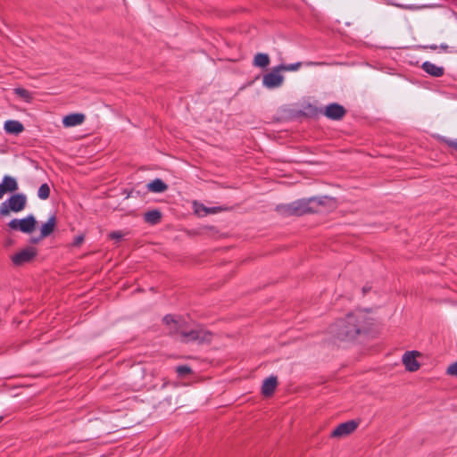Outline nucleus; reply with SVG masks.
<instances>
[{"mask_svg":"<svg viewBox=\"0 0 457 457\" xmlns=\"http://www.w3.org/2000/svg\"><path fill=\"white\" fill-rule=\"evenodd\" d=\"M223 209L221 207H219V206H215V207H207V212H208V215L209 214H214V213H217L220 211H222Z\"/></svg>","mask_w":457,"mask_h":457,"instance_id":"cd10ccee","label":"nucleus"},{"mask_svg":"<svg viewBox=\"0 0 457 457\" xmlns=\"http://www.w3.org/2000/svg\"><path fill=\"white\" fill-rule=\"evenodd\" d=\"M147 188L154 193H162L167 189V185L160 179H156L147 185Z\"/></svg>","mask_w":457,"mask_h":457,"instance_id":"f3484780","label":"nucleus"},{"mask_svg":"<svg viewBox=\"0 0 457 457\" xmlns=\"http://www.w3.org/2000/svg\"><path fill=\"white\" fill-rule=\"evenodd\" d=\"M324 113L329 119L339 120L345 115V111L342 105L331 104L325 108Z\"/></svg>","mask_w":457,"mask_h":457,"instance_id":"9d476101","label":"nucleus"},{"mask_svg":"<svg viewBox=\"0 0 457 457\" xmlns=\"http://www.w3.org/2000/svg\"><path fill=\"white\" fill-rule=\"evenodd\" d=\"M56 220L54 216H51L46 223L41 226L40 238L48 237L54 229Z\"/></svg>","mask_w":457,"mask_h":457,"instance_id":"4468645a","label":"nucleus"},{"mask_svg":"<svg viewBox=\"0 0 457 457\" xmlns=\"http://www.w3.org/2000/svg\"><path fill=\"white\" fill-rule=\"evenodd\" d=\"M27 203V198L22 194H15L9 197L7 200L3 202L0 205V214L6 216L11 212H21Z\"/></svg>","mask_w":457,"mask_h":457,"instance_id":"20e7f679","label":"nucleus"},{"mask_svg":"<svg viewBox=\"0 0 457 457\" xmlns=\"http://www.w3.org/2000/svg\"><path fill=\"white\" fill-rule=\"evenodd\" d=\"M451 145L454 146L457 149V142H452Z\"/></svg>","mask_w":457,"mask_h":457,"instance_id":"7c9ffc66","label":"nucleus"},{"mask_svg":"<svg viewBox=\"0 0 457 457\" xmlns=\"http://www.w3.org/2000/svg\"><path fill=\"white\" fill-rule=\"evenodd\" d=\"M13 91L17 96H19L27 103H29L32 100L31 93L25 88L16 87Z\"/></svg>","mask_w":457,"mask_h":457,"instance_id":"aec40b11","label":"nucleus"},{"mask_svg":"<svg viewBox=\"0 0 457 457\" xmlns=\"http://www.w3.org/2000/svg\"><path fill=\"white\" fill-rule=\"evenodd\" d=\"M337 336L340 339H354L358 335L367 333L370 322L367 313L363 311H356L340 321L337 325Z\"/></svg>","mask_w":457,"mask_h":457,"instance_id":"f257e3e1","label":"nucleus"},{"mask_svg":"<svg viewBox=\"0 0 457 457\" xmlns=\"http://www.w3.org/2000/svg\"><path fill=\"white\" fill-rule=\"evenodd\" d=\"M284 76L281 74L278 66L274 67L270 72L265 74L262 78V85L266 88L273 89L282 86Z\"/></svg>","mask_w":457,"mask_h":457,"instance_id":"423d86ee","label":"nucleus"},{"mask_svg":"<svg viewBox=\"0 0 457 457\" xmlns=\"http://www.w3.org/2000/svg\"><path fill=\"white\" fill-rule=\"evenodd\" d=\"M161 220V212L157 210L149 211L145 214V220L150 224H156Z\"/></svg>","mask_w":457,"mask_h":457,"instance_id":"6ab92c4d","label":"nucleus"},{"mask_svg":"<svg viewBox=\"0 0 457 457\" xmlns=\"http://www.w3.org/2000/svg\"><path fill=\"white\" fill-rule=\"evenodd\" d=\"M36 225V218L31 214L23 219H13L8 223V227L11 229L18 230L26 234H29L34 231Z\"/></svg>","mask_w":457,"mask_h":457,"instance_id":"39448f33","label":"nucleus"},{"mask_svg":"<svg viewBox=\"0 0 457 457\" xmlns=\"http://www.w3.org/2000/svg\"><path fill=\"white\" fill-rule=\"evenodd\" d=\"M270 64V57L267 54L259 53L253 58V65L260 68H265Z\"/></svg>","mask_w":457,"mask_h":457,"instance_id":"a211bd4d","label":"nucleus"},{"mask_svg":"<svg viewBox=\"0 0 457 457\" xmlns=\"http://www.w3.org/2000/svg\"><path fill=\"white\" fill-rule=\"evenodd\" d=\"M4 128L6 133L12 135H18L24 130L22 123H21L19 120H6Z\"/></svg>","mask_w":457,"mask_h":457,"instance_id":"ddd939ff","label":"nucleus"},{"mask_svg":"<svg viewBox=\"0 0 457 457\" xmlns=\"http://www.w3.org/2000/svg\"><path fill=\"white\" fill-rule=\"evenodd\" d=\"M134 372L138 376H142L144 373L143 369L140 367L136 368Z\"/></svg>","mask_w":457,"mask_h":457,"instance_id":"c85d7f7f","label":"nucleus"},{"mask_svg":"<svg viewBox=\"0 0 457 457\" xmlns=\"http://www.w3.org/2000/svg\"><path fill=\"white\" fill-rule=\"evenodd\" d=\"M422 69L431 76L441 77L444 74V68L437 66L430 62H425L422 64Z\"/></svg>","mask_w":457,"mask_h":457,"instance_id":"2eb2a0df","label":"nucleus"},{"mask_svg":"<svg viewBox=\"0 0 457 457\" xmlns=\"http://www.w3.org/2000/svg\"><path fill=\"white\" fill-rule=\"evenodd\" d=\"M278 386V378L275 376H270L265 378L262 385V394L265 397H270L275 392Z\"/></svg>","mask_w":457,"mask_h":457,"instance_id":"1a4fd4ad","label":"nucleus"},{"mask_svg":"<svg viewBox=\"0 0 457 457\" xmlns=\"http://www.w3.org/2000/svg\"><path fill=\"white\" fill-rule=\"evenodd\" d=\"M85 120L84 114L81 113H71L66 115L62 119V124L66 128L79 126L83 123Z\"/></svg>","mask_w":457,"mask_h":457,"instance_id":"9b49d317","label":"nucleus"},{"mask_svg":"<svg viewBox=\"0 0 457 457\" xmlns=\"http://www.w3.org/2000/svg\"><path fill=\"white\" fill-rule=\"evenodd\" d=\"M41 239H42V238H40V237H32V238L30 239V241H31V243L37 244V243H38Z\"/></svg>","mask_w":457,"mask_h":457,"instance_id":"c756f323","label":"nucleus"},{"mask_svg":"<svg viewBox=\"0 0 457 457\" xmlns=\"http://www.w3.org/2000/svg\"><path fill=\"white\" fill-rule=\"evenodd\" d=\"M163 322L169 327L170 332L179 334L181 340L184 342L198 341L209 342L212 338L211 333L204 328L188 330L185 325L186 322L181 318H175L171 315H166L163 318Z\"/></svg>","mask_w":457,"mask_h":457,"instance_id":"f03ea898","label":"nucleus"},{"mask_svg":"<svg viewBox=\"0 0 457 457\" xmlns=\"http://www.w3.org/2000/svg\"><path fill=\"white\" fill-rule=\"evenodd\" d=\"M403 362L409 371H416L420 368V364L416 360L415 352H408L403 357Z\"/></svg>","mask_w":457,"mask_h":457,"instance_id":"f8f14e48","label":"nucleus"},{"mask_svg":"<svg viewBox=\"0 0 457 457\" xmlns=\"http://www.w3.org/2000/svg\"><path fill=\"white\" fill-rule=\"evenodd\" d=\"M2 420H3V416H0V422L2 421Z\"/></svg>","mask_w":457,"mask_h":457,"instance_id":"2f4dec72","label":"nucleus"},{"mask_svg":"<svg viewBox=\"0 0 457 457\" xmlns=\"http://www.w3.org/2000/svg\"><path fill=\"white\" fill-rule=\"evenodd\" d=\"M176 371L179 374V376L185 377L191 372V369L189 366L182 365V366H178L176 369Z\"/></svg>","mask_w":457,"mask_h":457,"instance_id":"b1692460","label":"nucleus"},{"mask_svg":"<svg viewBox=\"0 0 457 457\" xmlns=\"http://www.w3.org/2000/svg\"><path fill=\"white\" fill-rule=\"evenodd\" d=\"M1 186L4 188V194L6 192H14L18 189L16 179L11 176H4Z\"/></svg>","mask_w":457,"mask_h":457,"instance_id":"dca6fc26","label":"nucleus"},{"mask_svg":"<svg viewBox=\"0 0 457 457\" xmlns=\"http://www.w3.org/2000/svg\"><path fill=\"white\" fill-rule=\"evenodd\" d=\"M358 426L359 422L353 420L341 423L332 431L331 437L344 438L354 432Z\"/></svg>","mask_w":457,"mask_h":457,"instance_id":"0eeeda50","label":"nucleus"},{"mask_svg":"<svg viewBox=\"0 0 457 457\" xmlns=\"http://www.w3.org/2000/svg\"><path fill=\"white\" fill-rule=\"evenodd\" d=\"M125 234L121 231H113L112 232L109 237L111 239L120 241L124 237Z\"/></svg>","mask_w":457,"mask_h":457,"instance_id":"393cba45","label":"nucleus"},{"mask_svg":"<svg viewBox=\"0 0 457 457\" xmlns=\"http://www.w3.org/2000/svg\"><path fill=\"white\" fill-rule=\"evenodd\" d=\"M50 195V187L47 184H42L37 191V196L42 199L46 200L49 197Z\"/></svg>","mask_w":457,"mask_h":457,"instance_id":"4be33fe9","label":"nucleus"},{"mask_svg":"<svg viewBox=\"0 0 457 457\" xmlns=\"http://www.w3.org/2000/svg\"><path fill=\"white\" fill-rule=\"evenodd\" d=\"M83 242H84V236H83V235H79V236L75 237V238H74V240H73L72 245H73L74 246H79V245H80Z\"/></svg>","mask_w":457,"mask_h":457,"instance_id":"bb28decb","label":"nucleus"},{"mask_svg":"<svg viewBox=\"0 0 457 457\" xmlns=\"http://www.w3.org/2000/svg\"><path fill=\"white\" fill-rule=\"evenodd\" d=\"M37 254V250L34 247H26L12 255V261L14 265L21 266L29 262Z\"/></svg>","mask_w":457,"mask_h":457,"instance_id":"6e6552de","label":"nucleus"},{"mask_svg":"<svg viewBox=\"0 0 457 457\" xmlns=\"http://www.w3.org/2000/svg\"><path fill=\"white\" fill-rule=\"evenodd\" d=\"M301 62H295L292 64H280L278 65V69H280L281 71H296L301 67Z\"/></svg>","mask_w":457,"mask_h":457,"instance_id":"5701e85b","label":"nucleus"},{"mask_svg":"<svg viewBox=\"0 0 457 457\" xmlns=\"http://www.w3.org/2000/svg\"><path fill=\"white\" fill-rule=\"evenodd\" d=\"M447 373L451 376L457 377V361L447 368Z\"/></svg>","mask_w":457,"mask_h":457,"instance_id":"a878e982","label":"nucleus"},{"mask_svg":"<svg viewBox=\"0 0 457 457\" xmlns=\"http://www.w3.org/2000/svg\"><path fill=\"white\" fill-rule=\"evenodd\" d=\"M194 212L200 217H204L208 215L207 207L201 203L194 202L193 203Z\"/></svg>","mask_w":457,"mask_h":457,"instance_id":"412c9836","label":"nucleus"},{"mask_svg":"<svg viewBox=\"0 0 457 457\" xmlns=\"http://www.w3.org/2000/svg\"><path fill=\"white\" fill-rule=\"evenodd\" d=\"M334 203V200L332 198H329L328 196H322V197H310V198H303L296 200L287 206V211L291 214H296L301 215L305 212H315L317 211V207L320 205H323L326 204Z\"/></svg>","mask_w":457,"mask_h":457,"instance_id":"7ed1b4c3","label":"nucleus"}]
</instances>
